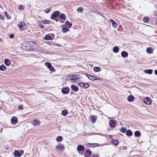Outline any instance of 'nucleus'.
I'll return each mask as SVG.
<instances>
[{"mask_svg": "<svg viewBox=\"0 0 157 157\" xmlns=\"http://www.w3.org/2000/svg\"><path fill=\"white\" fill-rule=\"evenodd\" d=\"M92 157H98V155L97 154H93Z\"/></svg>", "mask_w": 157, "mask_h": 157, "instance_id": "8fccbe9b", "label": "nucleus"}, {"mask_svg": "<svg viewBox=\"0 0 157 157\" xmlns=\"http://www.w3.org/2000/svg\"><path fill=\"white\" fill-rule=\"evenodd\" d=\"M19 9L20 10L23 9V6L22 5H20L19 6Z\"/></svg>", "mask_w": 157, "mask_h": 157, "instance_id": "de8ad7c7", "label": "nucleus"}, {"mask_svg": "<svg viewBox=\"0 0 157 157\" xmlns=\"http://www.w3.org/2000/svg\"><path fill=\"white\" fill-rule=\"evenodd\" d=\"M111 142L115 146H117L118 145V140H117L112 139Z\"/></svg>", "mask_w": 157, "mask_h": 157, "instance_id": "393cba45", "label": "nucleus"}, {"mask_svg": "<svg viewBox=\"0 0 157 157\" xmlns=\"http://www.w3.org/2000/svg\"><path fill=\"white\" fill-rule=\"evenodd\" d=\"M45 65L49 69L50 71L55 72V70L54 67L52 66L51 64L49 62H46Z\"/></svg>", "mask_w": 157, "mask_h": 157, "instance_id": "7ed1b4c3", "label": "nucleus"}, {"mask_svg": "<svg viewBox=\"0 0 157 157\" xmlns=\"http://www.w3.org/2000/svg\"><path fill=\"white\" fill-rule=\"evenodd\" d=\"M60 18L61 19H65L66 16L65 14L61 13L59 16Z\"/></svg>", "mask_w": 157, "mask_h": 157, "instance_id": "2f4dec72", "label": "nucleus"}, {"mask_svg": "<svg viewBox=\"0 0 157 157\" xmlns=\"http://www.w3.org/2000/svg\"><path fill=\"white\" fill-rule=\"evenodd\" d=\"M83 86V87L86 89H87L89 87V85L87 83H84Z\"/></svg>", "mask_w": 157, "mask_h": 157, "instance_id": "4c0bfd02", "label": "nucleus"}, {"mask_svg": "<svg viewBox=\"0 0 157 157\" xmlns=\"http://www.w3.org/2000/svg\"><path fill=\"white\" fill-rule=\"evenodd\" d=\"M6 69V67L3 64H2L0 66V70L1 71H4Z\"/></svg>", "mask_w": 157, "mask_h": 157, "instance_id": "c85d7f7f", "label": "nucleus"}, {"mask_svg": "<svg viewBox=\"0 0 157 157\" xmlns=\"http://www.w3.org/2000/svg\"><path fill=\"white\" fill-rule=\"evenodd\" d=\"M5 14L8 19H10L11 18V17L6 12H5Z\"/></svg>", "mask_w": 157, "mask_h": 157, "instance_id": "e433bc0d", "label": "nucleus"}, {"mask_svg": "<svg viewBox=\"0 0 157 157\" xmlns=\"http://www.w3.org/2000/svg\"><path fill=\"white\" fill-rule=\"evenodd\" d=\"M101 70V69L99 67H95L94 68V70L95 72L100 71Z\"/></svg>", "mask_w": 157, "mask_h": 157, "instance_id": "cd10ccee", "label": "nucleus"}, {"mask_svg": "<svg viewBox=\"0 0 157 157\" xmlns=\"http://www.w3.org/2000/svg\"><path fill=\"white\" fill-rule=\"evenodd\" d=\"M33 124L34 125H39L40 124L39 120H36L33 121Z\"/></svg>", "mask_w": 157, "mask_h": 157, "instance_id": "bb28decb", "label": "nucleus"}, {"mask_svg": "<svg viewBox=\"0 0 157 157\" xmlns=\"http://www.w3.org/2000/svg\"><path fill=\"white\" fill-rule=\"evenodd\" d=\"M155 74L157 75V69L156 70L154 71Z\"/></svg>", "mask_w": 157, "mask_h": 157, "instance_id": "603ef678", "label": "nucleus"}, {"mask_svg": "<svg viewBox=\"0 0 157 157\" xmlns=\"http://www.w3.org/2000/svg\"><path fill=\"white\" fill-rule=\"evenodd\" d=\"M78 12L82 13L83 11V9L82 7L78 8L77 10Z\"/></svg>", "mask_w": 157, "mask_h": 157, "instance_id": "ea45409f", "label": "nucleus"}, {"mask_svg": "<svg viewBox=\"0 0 157 157\" xmlns=\"http://www.w3.org/2000/svg\"><path fill=\"white\" fill-rule=\"evenodd\" d=\"M17 121V118L15 117H12L11 119V123L13 124H16Z\"/></svg>", "mask_w": 157, "mask_h": 157, "instance_id": "9b49d317", "label": "nucleus"}, {"mask_svg": "<svg viewBox=\"0 0 157 157\" xmlns=\"http://www.w3.org/2000/svg\"><path fill=\"white\" fill-rule=\"evenodd\" d=\"M14 35L13 34H10L9 36V37L10 38L12 39L14 38Z\"/></svg>", "mask_w": 157, "mask_h": 157, "instance_id": "c03bdc74", "label": "nucleus"}, {"mask_svg": "<svg viewBox=\"0 0 157 157\" xmlns=\"http://www.w3.org/2000/svg\"><path fill=\"white\" fill-rule=\"evenodd\" d=\"M50 20H44L42 21V23L44 24H48L50 23Z\"/></svg>", "mask_w": 157, "mask_h": 157, "instance_id": "58836bf2", "label": "nucleus"}, {"mask_svg": "<svg viewBox=\"0 0 157 157\" xmlns=\"http://www.w3.org/2000/svg\"><path fill=\"white\" fill-rule=\"evenodd\" d=\"M29 44L30 46V48H32L33 49H36L38 47V46L37 43L33 41L30 42Z\"/></svg>", "mask_w": 157, "mask_h": 157, "instance_id": "f03ea898", "label": "nucleus"}, {"mask_svg": "<svg viewBox=\"0 0 157 157\" xmlns=\"http://www.w3.org/2000/svg\"><path fill=\"white\" fill-rule=\"evenodd\" d=\"M51 35H52V36H54V35L53 34H51Z\"/></svg>", "mask_w": 157, "mask_h": 157, "instance_id": "4d7b16f0", "label": "nucleus"}, {"mask_svg": "<svg viewBox=\"0 0 157 157\" xmlns=\"http://www.w3.org/2000/svg\"><path fill=\"white\" fill-rule=\"evenodd\" d=\"M65 20V19H61V20L60 21L59 20V21L61 23H63Z\"/></svg>", "mask_w": 157, "mask_h": 157, "instance_id": "09e8293b", "label": "nucleus"}, {"mask_svg": "<svg viewBox=\"0 0 157 157\" xmlns=\"http://www.w3.org/2000/svg\"><path fill=\"white\" fill-rule=\"evenodd\" d=\"M4 16H2L1 17V19L2 20H4Z\"/></svg>", "mask_w": 157, "mask_h": 157, "instance_id": "3c124183", "label": "nucleus"}, {"mask_svg": "<svg viewBox=\"0 0 157 157\" xmlns=\"http://www.w3.org/2000/svg\"><path fill=\"white\" fill-rule=\"evenodd\" d=\"M85 149V147L81 145H78L77 147V150L78 152L82 151Z\"/></svg>", "mask_w": 157, "mask_h": 157, "instance_id": "f8f14e48", "label": "nucleus"}, {"mask_svg": "<svg viewBox=\"0 0 157 157\" xmlns=\"http://www.w3.org/2000/svg\"><path fill=\"white\" fill-rule=\"evenodd\" d=\"M67 78L69 80L74 81L80 79L81 78V76L75 74L68 75Z\"/></svg>", "mask_w": 157, "mask_h": 157, "instance_id": "f257e3e1", "label": "nucleus"}, {"mask_svg": "<svg viewBox=\"0 0 157 157\" xmlns=\"http://www.w3.org/2000/svg\"><path fill=\"white\" fill-rule=\"evenodd\" d=\"M10 63L11 61L9 59H5L4 60V63L6 65L9 66L10 65Z\"/></svg>", "mask_w": 157, "mask_h": 157, "instance_id": "6ab92c4d", "label": "nucleus"}, {"mask_svg": "<svg viewBox=\"0 0 157 157\" xmlns=\"http://www.w3.org/2000/svg\"><path fill=\"white\" fill-rule=\"evenodd\" d=\"M44 39L47 40H52V38L48 34L44 37Z\"/></svg>", "mask_w": 157, "mask_h": 157, "instance_id": "4be33fe9", "label": "nucleus"}, {"mask_svg": "<svg viewBox=\"0 0 157 157\" xmlns=\"http://www.w3.org/2000/svg\"><path fill=\"white\" fill-rule=\"evenodd\" d=\"M83 74L85 75L88 78L91 80L94 81L96 79V77L86 73H83Z\"/></svg>", "mask_w": 157, "mask_h": 157, "instance_id": "0eeeda50", "label": "nucleus"}, {"mask_svg": "<svg viewBox=\"0 0 157 157\" xmlns=\"http://www.w3.org/2000/svg\"><path fill=\"white\" fill-rule=\"evenodd\" d=\"M121 54V56L123 58L127 57L128 56V53L125 51L122 52Z\"/></svg>", "mask_w": 157, "mask_h": 157, "instance_id": "2eb2a0df", "label": "nucleus"}, {"mask_svg": "<svg viewBox=\"0 0 157 157\" xmlns=\"http://www.w3.org/2000/svg\"><path fill=\"white\" fill-rule=\"evenodd\" d=\"M90 118L91 120V122L92 123H95L97 119V117L95 116L91 115Z\"/></svg>", "mask_w": 157, "mask_h": 157, "instance_id": "a211bd4d", "label": "nucleus"}, {"mask_svg": "<svg viewBox=\"0 0 157 157\" xmlns=\"http://www.w3.org/2000/svg\"><path fill=\"white\" fill-rule=\"evenodd\" d=\"M23 151H22L21 153H20V152L17 151H14V154L15 157H20L21 155H23Z\"/></svg>", "mask_w": 157, "mask_h": 157, "instance_id": "6e6552de", "label": "nucleus"}, {"mask_svg": "<svg viewBox=\"0 0 157 157\" xmlns=\"http://www.w3.org/2000/svg\"><path fill=\"white\" fill-rule=\"evenodd\" d=\"M109 21L112 23L113 26L115 28H116L117 26V25L116 22L114 20L112 19H109Z\"/></svg>", "mask_w": 157, "mask_h": 157, "instance_id": "dca6fc26", "label": "nucleus"}, {"mask_svg": "<svg viewBox=\"0 0 157 157\" xmlns=\"http://www.w3.org/2000/svg\"><path fill=\"white\" fill-rule=\"evenodd\" d=\"M1 17H2L1 15V14H0V19H1Z\"/></svg>", "mask_w": 157, "mask_h": 157, "instance_id": "6e6d98bb", "label": "nucleus"}, {"mask_svg": "<svg viewBox=\"0 0 157 157\" xmlns=\"http://www.w3.org/2000/svg\"><path fill=\"white\" fill-rule=\"evenodd\" d=\"M144 72L146 73L149 74H151L153 72V71L152 69H150L148 70H145L144 71Z\"/></svg>", "mask_w": 157, "mask_h": 157, "instance_id": "5701e85b", "label": "nucleus"}, {"mask_svg": "<svg viewBox=\"0 0 157 157\" xmlns=\"http://www.w3.org/2000/svg\"><path fill=\"white\" fill-rule=\"evenodd\" d=\"M54 20H55L56 21H58L59 19H55V18H54Z\"/></svg>", "mask_w": 157, "mask_h": 157, "instance_id": "5fc2aeb1", "label": "nucleus"}, {"mask_svg": "<svg viewBox=\"0 0 157 157\" xmlns=\"http://www.w3.org/2000/svg\"><path fill=\"white\" fill-rule=\"evenodd\" d=\"M66 24L68 26V28H71L72 25L71 23H69V22L68 21H67L65 22Z\"/></svg>", "mask_w": 157, "mask_h": 157, "instance_id": "473e14b6", "label": "nucleus"}, {"mask_svg": "<svg viewBox=\"0 0 157 157\" xmlns=\"http://www.w3.org/2000/svg\"><path fill=\"white\" fill-rule=\"evenodd\" d=\"M46 81H46V80H45V82H46Z\"/></svg>", "mask_w": 157, "mask_h": 157, "instance_id": "052dcab7", "label": "nucleus"}, {"mask_svg": "<svg viewBox=\"0 0 157 157\" xmlns=\"http://www.w3.org/2000/svg\"><path fill=\"white\" fill-rule=\"evenodd\" d=\"M149 20L148 18L147 17H144L143 19L144 22L145 23H147Z\"/></svg>", "mask_w": 157, "mask_h": 157, "instance_id": "c9c22d12", "label": "nucleus"}, {"mask_svg": "<svg viewBox=\"0 0 157 157\" xmlns=\"http://www.w3.org/2000/svg\"><path fill=\"white\" fill-rule=\"evenodd\" d=\"M90 144L92 145V144Z\"/></svg>", "mask_w": 157, "mask_h": 157, "instance_id": "bf43d9fd", "label": "nucleus"}, {"mask_svg": "<svg viewBox=\"0 0 157 157\" xmlns=\"http://www.w3.org/2000/svg\"><path fill=\"white\" fill-rule=\"evenodd\" d=\"M144 102L147 105H150L151 103V99L149 97H147L144 99Z\"/></svg>", "mask_w": 157, "mask_h": 157, "instance_id": "20e7f679", "label": "nucleus"}, {"mask_svg": "<svg viewBox=\"0 0 157 157\" xmlns=\"http://www.w3.org/2000/svg\"><path fill=\"white\" fill-rule=\"evenodd\" d=\"M50 11V9H49L48 8L46 9L45 10V12L46 13H48Z\"/></svg>", "mask_w": 157, "mask_h": 157, "instance_id": "a18cd8bd", "label": "nucleus"}, {"mask_svg": "<svg viewBox=\"0 0 157 157\" xmlns=\"http://www.w3.org/2000/svg\"><path fill=\"white\" fill-rule=\"evenodd\" d=\"M100 79L101 78H96V79L95 80H100Z\"/></svg>", "mask_w": 157, "mask_h": 157, "instance_id": "864d4df0", "label": "nucleus"}, {"mask_svg": "<svg viewBox=\"0 0 157 157\" xmlns=\"http://www.w3.org/2000/svg\"><path fill=\"white\" fill-rule=\"evenodd\" d=\"M134 99V97L132 95H129L128 97V101L130 102L133 101Z\"/></svg>", "mask_w": 157, "mask_h": 157, "instance_id": "f3484780", "label": "nucleus"}, {"mask_svg": "<svg viewBox=\"0 0 157 157\" xmlns=\"http://www.w3.org/2000/svg\"><path fill=\"white\" fill-rule=\"evenodd\" d=\"M92 154V151L90 149H88L85 152L84 155L85 157H90Z\"/></svg>", "mask_w": 157, "mask_h": 157, "instance_id": "39448f33", "label": "nucleus"}, {"mask_svg": "<svg viewBox=\"0 0 157 157\" xmlns=\"http://www.w3.org/2000/svg\"><path fill=\"white\" fill-rule=\"evenodd\" d=\"M39 27L42 29H44V26L43 25H42L41 23H40L39 24Z\"/></svg>", "mask_w": 157, "mask_h": 157, "instance_id": "49530a36", "label": "nucleus"}, {"mask_svg": "<svg viewBox=\"0 0 157 157\" xmlns=\"http://www.w3.org/2000/svg\"><path fill=\"white\" fill-rule=\"evenodd\" d=\"M67 113V111L66 109H64L62 111V114L64 116H66Z\"/></svg>", "mask_w": 157, "mask_h": 157, "instance_id": "7c9ffc66", "label": "nucleus"}, {"mask_svg": "<svg viewBox=\"0 0 157 157\" xmlns=\"http://www.w3.org/2000/svg\"><path fill=\"white\" fill-rule=\"evenodd\" d=\"M116 122L115 120H110L109 122V125L111 128H114L115 127Z\"/></svg>", "mask_w": 157, "mask_h": 157, "instance_id": "1a4fd4ad", "label": "nucleus"}, {"mask_svg": "<svg viewBox=\"0 0 157 157\" xmlns=\"http://www.w3.org/2000/svg\"><path fill=\"white\" fill-rule=\"evenodd\" d=\"M19 23L18 24V25L20 29L22 28L25 24V23L23 22H19Z\"/></svg>", "mask_w": 157, "mask_h": 157, "instance_id": "a878e982", "label": "nucleus"}, {"mask_svg": "<svg viewBox=\"0 0 157 157\" xmlns=\"http://www.w3.org/2000/svg\"><path fill=\"white\" fill-rule=\"evenodd\" d=\"M1 40H2V39L0 38V41H1Z\"/></svg>", "mask_w": 157, "mask_h": 157, "instance_id": "13d9d810", "label": "nucleus"}, {"mask_svg": "<svg viewBox=\"0 0 157 157\" xmlns=\"http://www.w3.org/2000/svg\"><path fill=\"white\" fill-rule=\"evenodd\" d=\"M63 138L62 136H58L56 139V140L57 142H60L62 140Z\"/></svg>", "mask_w": 157, "mask_h": 157, "instance_id": "f704fd0d", "label": "nucleus"}, {"mask_svg": "<svg viewBox=\"0 0 157 157\" xmlns=\"http://www.w3.org/2000/svg\"><path fill=\"white\" fill-rule=\"evenodd\" d=\"M126 134L128 136H131L132 135V133L130 130L128 129L126 131Z\"/></svg>", "mask_w": 157, "mask_h": 157, "instance_id": "aec40b11", "label": "nucleus"}, {"mask_svg": "<svg viewBox=\"0 0 157 157\" xmlns=\"http://www.w3.org/2000/svg\"><path fill=\"white\" fill-rule=\"evenodd\" d=\"M84 84V83L81 82V83H78V86H80L81 87H83V85Z\"/></svg>", "mask_w": 157, "mask_h": 157, "instance_id": "79ce46f5", "label": "nucleus"}, {"mask_svg": "<svg viewBox=\"0 0 157 157\" xmlns=\"http://www.w3.org/2000/svg\"><path fill=\"white\" fill-rule=\"evenodd\" d=\"M56 149H59L61 151L63 150L65 148L64 147L63 145H57L56 146Z\"/></svg>", "mask_w": 157, "mask_h": 157, "instance_id": "4468645a", "label": "nucleus"}, {"mask_svg": "<svg viewBox=\"0 0 157 157\" xmlns=\"http://www.w3.org/2000/svg\"><path fill=\"white\" fill-rule=\"evenodd\" d=\"M146 52L149 54H151L152 53L153 50L151 47H148L147 48Z\"/></svg>", "mask_w": 157, "mask_h": 157, "instance_id": "b1692460", "label": "nucleus"}, {"mask_svg": "<svg viewBox=\"0 0 157 157\" xmlns=\"http://www.w3.org/2000/svg\"><path fill=\"white\" fill-rule=\"evenodd\" d=\"M69 30V29L67 28L64 27L62 28V31L63 33H66Z\"/></svg>", "mask_w": 157, "mask_h": 157, "instance_id": "72a5a7b5", "label": "nucleus"}, {"mask_svg": "<svg viewBox=\"0 0 157 157\" xmlns=\"http://www.w3.org/2000/svg\"><path fill=\"white\" fill-rule=\"evenodd\" d=\"M71 88L72 90L75 92H77L78 90V87L75 85H72L71 86Z\"/></svg>", "mask_w": 157, "mask_h": 157, "instance_id": "ddd939ff", "label": "nucleus"}, {"mask_svg": "<svg viewBox=\"0 0 157 157\" xmlns=\"http://www.w3.org/2000/svg\"><path fill=\"white\" fill-rule=\"evenodd\" d=\"M60 12L59 11H55L52 13L51 17V18L54 19L55 17H56L59 14Z\"/></svg>", "mask_w": 157, "mask_h": 157, "instance_id": "423d86ee", "label": "nucleus"}, {"mask_svg": "<svg viewBox=\"0 0 157 157\" xmlns=\"http://www.w3.org/2000/svg\"><path fill=\"white\" fill-rule=\"evenodd\" d=\"M61 92L63 94H68L69 92V88L68 87L63 88L62 89Z\"/></svg>", "mask_w": 157, "mask_h": 157, "instance_id": "9d476101", "label": "nucleus"}, {"mask_svg": "<svg viewBox=\"0 0 157 157\" xmlns=\"http://www.w3.org/2000/svg\"><path fill=\"white\" fill-rule=\"evenodd\" d=\"M127 129L126 128L124 127V128H122L121 129L120 131L121 132L123 133H125V132L126 131Z\"/></svg>", "mask_w": 157, "mask_h": 157, "instance_id": "a19ab883", "label": "nucleus"}, {"mask_svg": "<svg viewBox=\"0 0 157 157\" xmlns=\"http://www.w3.org/2000/svg\"><path fill=\"white\" fill-rule=\"evenodd\" d=\"M134 135L135 137H140L141 136L140 132L138 131H136L134 132Z\"/></svg>", "mask_w": 157, "mask_h": 157, "instance_id": "412c9836", "label": "nucleus"}, {"mask_svg": "<svg viewBox=\"0 0 157 157\" xmlns=\"http://www.w3.org/2000/svg\"><path fill=\"white\" fill-rule=\"evenodd\" d=\"M119 48L118 47L116 46L114 47L113 49V51L115 53H117L119 51Z\"/></svg>", "mask_w": 157, "mask_h": 157, "instance_id": "c756f323", "label": "nucleus"}, {"mask_svg": "<svg viewBox=\"0 0 157 157\" xmlns=\"http://www.w3.org/2000/svg\"><path fill=\"white\" fill-rule=\"evenodd\" d=\"M18 109L22 110L23 109V106L22 105H19L18 107Z\"/></svg>", "mask_w": 157, "mask_h": 157, "instance_id": "37998d69", "label": "nucleus"}]
</instances>
